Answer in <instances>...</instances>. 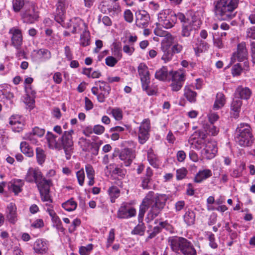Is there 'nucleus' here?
I'll return each instance as SVG.
<instances>
[{
    "instance_id": "7ed1b4c3",
    "label": "nucleus",
    "mask_w": 255,
    "mask_h": 255,
    "mask_svg": "<svg viewBox=\"0 0 255 255\" xmlns=\"http://www.w3.org/2000/svg\"><path fill=\"white\" fill-rule=\"evenodd\" d=\"M239 0H217L214 2V11L216 17L220 20H228L236 15V9Z\"/></svg>"
},
{
    "instance_id": "13d9d810",
    "label": "nucleus",
    "mask_w": 255,
    "mask_h": 255,
    "mask_svg": "<svg viewBox=\"0 0 255 255\" xmlns=\"http://www.w3.org/2000/svg\"><path fill=\"white\" fill-rule=\"evenodd\" d=\"M118 60L112 56H110L106 58L105 62L107 65L110 67H114L117 63Z\"/></svg>"
},
{
    "instance_id": "a878e982",
    "label": "nucleus",
    "mask_w": 255,
    "mask_h": 255,
    "mask_svg": "<svg viewBox=\"0 0 255 255\" xmlns=\"http://www.w3.org/2000/svg\"><path fill=\"white\" fill-rule=\"evenodd\" d=\"M195 213L191 209H188L183 215V220L187 226H191L195 223Z\"/></svg>"
},
{
    "instance_id": "a19ab883",
    "label": "nucleus",
    "mask_w": 255,
    "mask_h": 255,
    "mask_svg": "<svg viewBox=\"0 0 255 255\" xmlns=\"http://www.w3.org/2000/svg\"><path fill=\"white\" fill-rule=\"evenodd\" d=\"M96 84L98 85L99 84V89L101 91L106 94V95H108L111 91V87L108 83L103 81H98L96 82Z\"/></svg>"
},
{
    "instance_id": "412c9836",
    "label": "nucleus",
    "mask_w": 255,
    "mask_h": 255,
    "mask_svg": "<svg viewBox=\"0 0 255 255\" xmlns=\"http://www.w3.org/2000/svg\"><path fill=\"white\" fill-rule=\"evenodd\" d=\"M212 173L211 170L206 169L200 170L196 175L194 178V181L196 183H201L203 180L211 177Z\"/></svg>"
},
{
    "instance_id": "9b49d317",
    "label": "nucleus",
    "mask_w": 255,
    "mask_h": 255,
    "mask_svg": "<svg viewBox=\"0 0 255 255\" xmlns=\"http://www.w3.org/2000/svg\"><path fill=\"white\" fill-rule=\"evenodd\" d=\"M135 14L136 26L140 28L146 27L150 19L148 12L144 10H139L135 12Z\"/></svg>"
},
{
    "instance_id": "39448f33",
    "label": "nucleus",
    "mask_w": 255,
    "mask_h": 255,
    "mask_svg": "<svg viewBox=\"0 0 255 255\" xmlns=\"http://www.w3.org/2000/svg\"><path fill=\"white\" fill-rule=\"evenodd\" d=\"M235 140L242 147H250L253 145L255 138L249 124L241 123L238 126Z\"/></svg>"
},
{
    "instance_id": "864d4df0",
    "label": "nucleus",
    "mask_w": 255,
    "mask_h": 255,
    "mask_svg": "<svg viewBox=\"0 0 255 255\" xmlns=\"http://www.w3.org/2000/svg\"><path fill=\"white\" fill-rule=\"evenodd\" d=\"M243 70L241 64L234 65L232 69V73L234 76H239Z\"/></svg>"
},
{
    "instance_id": "ea45409f",
    "label": "nucleus",
    "mask_w": 255,
    "mask_h": 255,
    "mask_svg": "<svg viewBox=\"0 0 255 255\" xmlns=\"http://www.w3.org/2000/svg\"><path fill=\"white\" fill-rule=\"evenodd\" d=\"M147 159L150 164L153 167H156L158 166L156 156L151 149L148 150Z\"/></svg>"
},
{
    "instance_id": "9d476101",
    "label": "nucleus",
    "mask_w": 255,
    "mask_h": 255,
    "mask_svg": "<svg viewBox=\"0 0 255 255\" xmlns=\"http://www.w3.org/2000/svg\"><path fill=\"white\" fill-rule=\"evenodd\" d=\"M170 74H172V83L171 87L172 90L173 91H178L183 86V83L185 81V74L178 71L169 72Z\"/></svg>"
},
{
    "instance_id": "a18cd8bd",
    "label": "nucleus",
    "mask_w": 255,
    "mask_h": 255,
    "mask_svg": "<svg viewBox=\"0 0 255 255\" xmlns=\"http://www.w3.org/2000/svg\"><path fill=\"white\" fill-rule=\"evenodd\" d=\"M112 175H116L120 178H123L126 173V170L124 168L116 167L111 172Z\"/></svg>"
},
{
    "instance_id": "6e6d98bb",
    "label": "nucleus",
    "mask_w": 255,
    "mask_h": 255,
    "mask_svg": "<svg viewBox=\"0 0 255 255\" xmlns=\"http://www.w3.org/2000/svg\"><path fill=\"white\" fill-rule=\"evenodd\" d=\"M187 173V170L185 168L178 169L176 170V178L177 180H182L185 178Z\"/></svg>"
},
{
    "instance_id": "bb28decb",
    "label": "nucleus",
    "mask_w": 255,
    "mask_h": 255,
    "mask_svg": "<svg viewBox=\"0 0 255 255\" xmlns=\"http://www.w3.org/2000/svg\"><path fill=\"white\" fill-rule=\"evenodd\" d=\"M87 30V27L85 23L81 19H79L75 22L72 27L71 32L73 33H78L85 32Z\"/></svg>"
},
{
    "instance_id": "09e8293b",
    "label": "nucleus",
    "mask_w": 255,
    "mask_h": 255,
    "mask_svg": "<svg viewBox=\"0 0 255 255\" xmlns=\"http://www.w3.org/2000/svg\"><path fill=\"white\" fill-rule=\"evenodd\" d=\"M156 195L157 194H155L154 192L150 191L146 195L143 201H145V202L148 204L151 205L155 200V198H156Z\"/></svg>"
},
{
    "instance_id": "1a4fd4ad",
    "label": "nucleus",
    "mask_w": 255,
    "mask_h": 255,
    "mask_svg": "<svg viewBox=\"0 0 255 255\" xmlns=\"http://www.w3.org/2000/svg\"><path fill=\"white\" fill-rule=\"evenodd\" d=\"M150 128V120L144 119L139 128L138 140L140 144H144L148 139Z\"/></svg>"
},
{
    "instance_id": "b1692460",
    "label": "nucleus",
    "mask_w": 255,
    "mask_h": 255,
    "mask_svg": "<svg viewBox=\"0 0 255 255\" xmlns=\"http://www.w3.org/2000/svg\"><path fill=\"white\" fill-rule=\"evenodd\" d=\"M236 94H238L241 100L242 99L248 100L250 98L252 92L248 87H243L242 86L238 87L236 90Z\"/></svg>"
},
{
    "instance_id": "bf43d9fd",
    "label": "nucleus",
    "mask_w": 255,
    "mask_h": 255,
    "mask_svg": "<svg viewBox=\"0 0 255 255\" xmlns=\"http://www.w3.org/2000/svg\"><path fill=\"white\" fill-rule=\"evenodd\" d=\"M10 125L12 126V129L14 131L18 132L22 130L24 126V121L18 122L17 123Z\"/></svg>"
},
{
    "instance_id": "2f4dec72",
    "label": "nucleus",
    "mask_w": 255,
    "mask_h": 255,
    "mask_svg": "<svg viewBox=\"0 0 255 255\" xmlns=\"http://www.w3.org/2000/svg\"><path fill=\"white\" fill-rule=\"evenodd\" d=\"M168 16L169 17V19L171 21L172 24H173L174 25L176 23L177 19L182 23L186 18L184 14L180 12H178L176 14L173 12H170V13L168 14Z\"/></svg>"
},
{
    "instance_id": "37998d69",
    "label": "nucleus",
    "mask_w": 255,
    "mask_h": 255,
    "mask_svg": "<svg viewBox=\"0 0 255 255\" xmlns=\"http://www.w3.org/2000/svg\"><path fill=\"white\" fill-rule=\"evenodd\" d=\"M145 229V227L144 226L143 222H139V224L135 227H134L133 230L131 231V234L133 235L142 236L144 234Z\"/></svg>"
},
{
    "instance_id": "8fccbe9b",
    "label": "nucleus",
    "mask_w": 255,
    "mask_h": 255,
    "mask_svg": "<svg viewBox=\"0 0 255 255\" xmlns=\"http://www.w3.org/2000/svg\"><path fill=\"white\" fill-rule=\"evenodd\" d=\"M76 176L78 183L80 186H83L85 180V172L83 168L76 172Z\"/></svg>"
},
{
    "instance_id": "2eb2a0df",
    "label": "nucleus",
    "mask_w": 255,
    "mask_h": 255,
    "mask_svg": "<svg viewBox=\"0 0 255 255\" xmlns=\"http://www.w3.org/2000/svg\"><path fill=\"white\" fill-rule=\"evenodd\" d=\"M9 33L12 35L11 37L12 43L17 49H19L22 42V36L21 31L15 28L10 29Z\"/></svg>"
},
{
    "instance_id": "a211bd4d",
    "label": "nucleus",
    "mask_w": 255,
    "mask_h": 255,
    "mask_svg": "<svg viewBox=\"0 0 255 255\" xmlns=\"http://www.w3.org/2000/svg\"><path fill=\"white\" fill-rule=\"evenodd\" d=\"M39 17L38 12L34 9L25 11L22 14L23 21L26 23H32L37 20Z\"/></svg>"
},
{
    "instance_id": "f257e3e1",
    "label": "nucleus",
    "mask_w": 255,
    "mask_h": 255,
    "mask_svg": "<svg viewBox=\"0 0 255 255\" xmlns=\"http://www.w3.org/2000/svg\"><path fill=\"white\" fill-rule=\"evenodd\" d=\"M24 179L28 183L34 182L36 184L42 201L52 202L49 195L50 187L52 184L51 181L44 178L39 169L32 167L29 168Z\"/></svg>"
},
{
    "instance_id": "423d86ee",
    "label": "nucleus",
    "mask_w": 255,
    "mask_h": 255,
    "mask_svg": "<svg viewBox=\"0 0 255 255\" xmlns=\"http://www.w3.org/2000/svg\"><path fill=\"white\" fill-rule=\"evenodd\" d=\"M167 197L165 194H157L156 198L151 206V209L148 216L151 220L156 218L164 208L167 200Z\"/></svg>"
},
{
    "instance_id": "0eeeda50",
    "label": "nucleus",
    "mask_w": 255,
    "mask_h": 255,
    "mask_svg": "<svg viewBox=\"0 0 255 255\" xmlns=\"http://www.w3.org/2000/svg\"><path fill=\"white\" fill-rule=\"evenodd\" d=\"M202 148V154L204 157L207 159L213 158L217 153V145L214 141H208L206 143L195 147V148L198 150Z\"/></svg>"
},
{
    "instance_id": "79ce46f5",
    "label": "nucleus",
    "mask_w": 255,
    "mask_h": 255,
    "mask_svg": "<svg viewBox=\"0 0 255 255\" xmlns=\"http://www.w3.org/2000/svg\"><path fill=\"white\" fill-rule=\"evenodd\" d=\"M196 133L198 134L200 139L196 141L195 147H196V146L202 145L204 144V143H206L208 141H209L206 139L207 135L204 132L201 130H197Z\"/></svg>"
},
{
    "instance_id": "f8f14e48",
    "label": "nucleus",
    "mask_w": 255,
    "mask_h": 255,
    "mask_svg": "<svg viewBox=\"0 0 255 255\" xmlns=\"http://www.w3.org/2000/svg\"><path fill=\"white\" fill-rule=\"evenodd\" d=\"M194 21L186 18L185 20L182 23V30L181 35L184 37H190L196 30V28L194 25Z\"/></svg>"
},
{
    "instance_id": "5fc2aeb1",
    "label": "nucleus",
    "mask_w": 255,
    "mask_h": 255,
    "mask_svg": "<svg viewBox=\"0 0 255 255\" xmlns=\"http://www.w3.org/2000/svg\"><path fill=\"white\" fill-rule=\"evenodd\" d=\"M114 55L120 60L122 57L121 47L119 44L116 43L114 45L113 49Z\"/></svg>"
},
{
    "instance_id": "de8ad7c7",
    "label": "nucleus",
    "mask_w": 255,
    "mask_h": 255,
    "mask_svg": "<svg viewBox=\"0 0 255 255\" xmlns=\"http://www.w3.org/2000/svg\"><path fill=\"white\" fill-rule=\"evenodd\" d=\"M111 114L117 121H120L123 118V112L120 108H114L111 110Z\"/></svg>"
},
{
    "instance_id": "cd10ccee",
    "label": "nucleus",
    "mask_w": 255,
    "mask_h": 255,
    "mask_svg": "<svg viewBox=\"0 0 255 255\" xmlns=\"http://www.w3.org/2000/svg\"><path fill=\"white\" fill-rule=\"evenodd\" d=\"M184 95L187 100L190 103L195 102L197 93L194 91L190 87H185Z\"/></svg>"
},
{
    "instance_id": "7c9ffc66",
    "label": "nucleus",
    "mask_w": 255,
    "mask_h": 255,
    "mask_svg": "<svg viewBox=\"0 0 255 255\" xmlns=\"http://www.w3.org/2000/svg\"><path fill=\"white\" fill-rule=\"evenodd\" d=\"M209 48L208 44L207 42L200 40L196 43V46L194 47V50L196 54L199 56L201 53L207 50Z\"/></svg>"
},
{
    "instance_id": "052dcab7",
    "label": "nucleus",
    "mask_w": 255,
    "mask_h": 255,
    "mask_svg": "<svg viewBox=\"0 0 255 255\" xmlns=\"http://www.w3.org/2000/svg\"><path fill=\"white\" fill-rule=\"evenodd\" d=\"M21 121H24L22 118L18 115H12L10 117V118H9V123L10 125H12L17 123L18 122Z\"/></svg>"
},
{
    "instance_id": "c9c22d12",
    "label": "nucleus",
    "mask_w": 255,
    "mask_h": 255,
    "mask_svg": "<svg viewBox=\"0 0 255 255\" xmlns=\"http://www.w3.org/2000/svg\"><path fill=\"white\" fill-rule=\"evenodd\" d=\"M149 205V204L145 203V201H142V204L140 206L138 215V220L139 223H142L143 221L144 214L148 209Z\"/></svg>"
},
{
    "instance_id": "603ef678",
    "label": "nucleus",
    "mask_w": 255,
    "mask_h": 255,
    "mask_svg": "<svg viewBox=\"0 0 255 255\" xmlns=\"http://www.w3.org/2000/svg\"><path fill=\"white\" fill-rule=\"evenodd\" d=\"M138 72L140 77L149 75V71H148L147 67L144 65L140 64L138 67Z\"/></svg>"
},
{
    "instance_id": "e2e57ef3",
    "label": "nucleus",
    "mask_w": 255,
    "mask_h": 255,
    "mask_svg": "<svg viewBox=\"0 0 255 255\" xmlns=\"http://www.w3.org/2000/svg\"><path fill=\"white\" fill-rule=\"evenodd\" d=\"M124 17L126 21L131 23L133 21V14L130 10L127 9L124 12Z\"/></svg>"
},
{
    "instance_id": "680f3d73",
    "label": "nucleus",
    "mask_w": 255,
    "mask_h": 255,
    "mask_svg": "<svg viewBox=\"0 0 255 255\" xmlns=\"http://www.w3.org/2000/svg\"><path fill=\"white\" fill-rule=\"evenodd\" d=\"M32 132L35 136L41 137L44 134L45 130L36 127L33 128Z\"/></svg>"
},
{
    "instance_id": "f3484780",
    "label": "nucleus",
    "mask_w": 255,
    "mask_h": 255,
    "mask_svg": "<svg viewBox=\"0 0 255 255\" xmlns=\"http://www.w3.org/2000/svg\"><path fill=\"white\" fill-rule=\"evenodd\" d=\"M24 185V181L21 179L12 180L8 184V189L14 192L15 195L22 191V187Z\"/></svg>"
},
{
    "instance_id": "4468645a",
    "label": "nucleus",
    "mask_w": 255,
    "mask_h": 255,
    "mask_svg": "<svg viewBox=\"0 0 255 255\" xmlns=\"http://www.w3.org/2000/svg\"><path fill=\"white\" fill-rule=\"evenodd\" d=\"M119 158L121 160L124 161V164L126 166H128L135 158V154L131 149L128 148H124L121 152Z\"/></svg>"
},
{
    "instance_id": "aec40b11",
    "label": "nucleus",
    "mask_w": 255,
    "mask_h": 255,
    "mask_svg": "<svg viewBox=\"0 0 255 255\" xmlns=\"http://www.w3.org/2000/svg\"><path fill=\"white\" fill-rule=\"evenodd\" d=\"M237 57L239 61H243L247 59L248 56V51L246 48V43L242 42L238 44L237 46Z\"/></svg>"
},
{
    "instance_id": "3c124183",
    "label": "nucleus",
    "mask_w": 255,
    "mask_h": 255,
    "mask_svg": "<svg viewBox=\"0 0 255 255\" xmlns=\"http://www.w3.org/2000/svg\"><path fill=\"white\" fill-rule=\"evenodd\" d=\"M93 249V245L90 244L86 247L82 246L79 249V254L81 255H88Z\"/></svg>"
},
{
    "instance_id": "393cba45",
    "label": "nucleus",
    "mask_w": 255,
    "mask_h": 255,
    "mask_svg": "<svg viewBox=\"0 0 255 255\" xmlns=\"http://www.w3.org/2000/svg\"><path fill=\"white\" fill-rule=\"evenodd\" d=\"M242 105V101L238 97L233 99L231 105V110L234 111V117L237 118L239 117V113L241 110V107Z\"/></svg>"
},
{
    "instance_id": "c85d7f7f",
    "label": "nucleus",
    "mask_w": 255,
    "mask_h": 255,
    "mask_svg": "<svg viewBox=\"0 0 255 255\" xmlns=\"http://www.w3.org/2000/svg\"><path fill=\"white\" fill-rule=\"evenodd\" d=\"M225 101L224 95L221 92L218 93L216 95L215 102L213 105V109L215 110H219L224 106Z\"/></svg>"
},
{
    "instance_id": "dca6fc26",
    "label": "nucleus",
    "mask_w": 255,
    "mask_h": 255,
    "mask_svg": "<svg viewBox=\"0 0 255 255\" xmlns=\"http://www.w3.org/2000/svg\"><path fill=\"white\" fill-rule=\"evenodd\" d=\"M33 249L36 253L44 255L47 253L48 247L46 242L38 239L34 243Z\"/></svg>"
},
{
    "instance_id": "6ab92c4d",
    "label": "nucleus",
    "mask_w": 255,
    "mask_h": 255,
    "mask_svg": "<svg viewBox=\"0 0 255 255\" xmlns=\"http://www.w3.org/2000/svg\"><path fill=\"white\" fill-rule=\"evenodd\" d=\"M7 214L6 218L10 223L14 224L17 221L16 207L15 205L10 203L7 206Z\"/></svg>"
},
{
    "instance_id": "e433bc0d",
    "label": "nucleus",
    "mask_w": 255,
    "mask_h": 255,
    "mask_svg": "<svg viewBox=\"0 0 255 255\" xmlns=\"http://www.w3.org/2000/svg\"><path fill=\"white\" fill-rule=\"evenodd\" d=\"M34 52H36L37 55L43 60H48L51 57V54L50 51L48 49L42 48L38 50H34Z\"/></svg>"
},
{
    "instance_id": "5701e85b",
    "label": "nucleus",
    "mask_w": 255,
    "mask_h": 255,
    "mask_svg": "<svg viewBox=\"0 0 255 255\" xmlns=\"http://www.w3.org/2000/svg\"><path fill=\"white\" fill-rule=\"evenodd\" d=\"M161 50L163 54L161 59L165 62H167L171 60L174 55L172 49L170 48V44H166L161 46Z\"/></svg>"
},
{
    "instance_id": "49530a36",
    "label": "nucleus",
    "mask_w": 255,
    "mask_h": 255,
    "mask_svg": "<svg viewBox=\"0 0 255 255\" xmlns=\"http://www.w3.org/2000/svg\"><path fill=\"white\" fill-rule=\"evenodd\" d=\"M36 158L38 163L42 164L45 161V155L44 151L40 148H36Z\"/></svg>"
},
{
    "instance_id": "4be33fe9",
    "label": "nucleus",
    "mask_w": 255,
    "mask_h": 255,
    "mask_svg": "<svg viewBox=\"0 0 255 255\" xmlns=\"http://www.w3.org/2000/svg\"><path fill=\"white\" fill-rule=\"evenodd\" d=\"M152 175L153 172L152 169L150 167L147 168L146 170L145 175L143 177H141V186L143 189H149L150 187L148 184L151 180V177Z\"/></svg>"
},
{
    "instance_id": "69168bd1",
    "label": "nucleus",
    "mask_w": 255,
    "mask_h": 255,
    "mask_svg": "<svg viewBox=\"0 0 255 255\" xmlns=\"http://www.w3.org/2000/svg\"><path fill=\"white\" fill-rule=\"evenodd\" d=\"M247 37L255 39V26H252L247 29Z\"/></svg>"
},
{
    "instance_id": "473e14b6",
    "label": "nucleus",
    "mask_w": 255,
    "mask_h": 255,
    "mask_svg": "<svg viewBox=\"0 0 255 255\" xmlns=\"http://www.w3.org/2000/svg\"><path fill=\"white\" fill-rule=\"evenodd\" d=\"M158 19L159 21L161 23L162 26L165 28H170L174 26L173 24H172L168 15L165 16L164 14L160 13L158 15Z\"/></svg>"
},
{
    "instance_id": "0e129e2a",
    "label": "nucleus",
    "mask_w": 255,
    "mask_h": 255,
    "mask_svg": "<svg viewBox=\"0 0 255 255\" xmlns=\"http://www.w3.org/2000/svg\"><path fill=\"white\" fill-rule=\"evenodd\" d=\"M160 232H161L160 230V228L158 227H157V226L154 227L153 228V230H152L151 232L150 233H149V236H148L147 238L146 239V241H147L149 239H153L157 234H158Z\"/></svg>"
},
{
    "instance_id": "20e7f679",
    "label": "nucleus",
    "mask_w": 255,
    "mask_h": 255,
    "mask_svg": "<svg viewBox=\"0 0 255 255\" xmlns=\"http://www.w3.org/2000/svg\"><path fill=\"white\" fill-rule=\"evenodd\" d=\"M169 246L171 250L178 254L183 255H197V252L192 243L187 239L173 236L168 238Z\"/></svg>"
},
{
    "instance_id": "774afa93",
    "label": "nucleus",
    "mask_w": 255,
    "mask_h": 255,
    "mask_svg": "<svg viewBox=\"0 0 255 255\" xmlns=\"http://www.w3.org/2000/svg\"><path fill=\"white\" fill-rule=\"evenodd\" d=\"M34 136L35 135H34L32 132H29L25 134L23 138L24 139L29 140L33 144H35L37 143V141L36 139L35 138Z\"/></svg>"
},
{
    "instance_id": "c03bdc74",
    "label": "nucleus",
    "mask_w": 255,
    "mask_h": 255,
    "mask_svg": "<svg viewBox=\"0 0 255 255\" xmlns=\"http://www.w3.org/2000/svg\"><path fill=\"white\" fill-rule=\"evenodd\" d=\"M24 5V0H13L12 7L15 12H19Z\"/></svg>"
},
{
    "instance_id": "f03ea898",
    "label": "nucleus",
    "mask_w": 255,
    "mask_h": 255,
    "mask_svg": "<svg viewBox=\"0 0 255 255\" xmlns=\"http://www.w3.org/2000/svg\"><path fill=\"white\" fill-rule=\"evenodd\" d=\"M74 130L71 129L69 131H64L61 137L56 141V136L52 133L48 132L46 138L49 146L54 147L58 150L63 149L67 159H70L71 154L73 152L74 142L72 134Z\"/></svg>"
},
{
    "instance_id": "58836bf2",
    "label": "nucleus",
    "mask_w": 255,
    "mask_h": 255,
    "mask_svg": "<svg viewBox=\"0 0 255 255\" xmlns=\"http://www.w3.org/2000/svg\"><path fill=\"white\" fill-rule=\"evenodd\" d=\"M90 33L87 30L83 32L80 36V45L85 47L90 44Z\"/></svg>"
},
{
    "instance_id": "4c0bfd02",
    "label": "nucleus",
    "mask_w": 255,
    "mask_h": 255,
    "mask_svg": "<svg viewBox=\"0 0 255 255\" xmlns=\"http://www.w3.org/2000/svg\"><path fill=\"white\" fill-rule=\"evenodd\" d=\"M62 207L67 211L70 212L74 211L77 207L76 203L73 200V199L68 200L63 203L62 205Z\"/></svg>"
},
{
    "instance_id": "72a5a7b5",
    "label": "nucleus",
    "mask_w": 255,
    "mask_h": 255,
    "mask_svg": "<svg viewBox=\"0 0 255 255\" xmlns=\"http://www.w3.org/2000/svg\"><path fill=\"white\" fill-rule=\"evenodd\" d=\"M21 152L28 157L33 156L34 153L32 149L26 141H22L20 144Z\"/></svg>"
},
{
    "instance_id": "4d7b16f0",
    "label": "nucleus",
    "mask_w": 255,
    "mask_h": 255,
    "mask_svg": "<svg viewBox=\"0 0 255 255\" xmlns=\"http://www.w3.org/2000/svg\"><path fill=\"white\" fill-rule=\"evenodd\" d=\"M143 90H147L148 85L150 83L149 75L140 77Z\"/></svg>"
},
{
    "instance_id": "6e6552de",
    "label": "nucleus",
    "mask_w": 255,
    "mask_h": 255,
    "mask_svg": "<svg viewBox=\"0 0 255 255\" xmlns=\"http://www.w3.org/2000/svg\"><path fill=\"white\" fill-rule=\"evenodd\" d=\"M135 215V208L132 207L130 204L124 202L118 211L117 217L120 219H128L134 217Z\"/></svg>"
},
{
    "instance_id": "ddd939ff",
    "label": "nucleus",
    "mask_w": 255,
    "mask_h": 255,
    "mask_svg": "<svg viewBox=\"0 0 255 255\" xmlns=\"http://www.w3.org/2000/svg\"><path fill=\"white\" fill-rule=\"evenodd\" d=\"M64 0H59L56 4V10L54 15L55 20L61 23L65 18L66 7Z\"/></svg>"
},
{
    "instance_id": "c756f323",
    "label": "nucleus",
    "mask_w": 255,
    "mask_h": 255,
    "mask_svg": "<svg viewBox=\"0 0 255 255\" xmlns=\"http://www.w3.org/2000/svg\"><path fill=\"white\" fill-rule=\"evenodd\" d=\"M85 170L87 177L89 180L88 185L89 186H92L95 183V171L94 168L91 165L87 164L85 166Z\"/></svg>"
},
{
    "instance_id": "f704fd0d",
    "label": "nucleus",
    "mask_w": 255,
    "mask_h": 255,
    "mask_svg": "<svg viewBox=\"0 0 255 255\" xmlns=\"http://www.w3.org/2000/svg\"><path fill=\"white\" fill-rule=\"evenodd\" d=\"M168 73L167 67L163 66L156 72L155 77L159 80L164 81L166 79Z\"/></svg>"
},
{
    "instance_id": "338daca9",
    "label": "nucleus",
    "mask_w": 255,
    "mask_h": 255,
    "mask_svg": "<svg viewBox=\"0 0 255 255\" xmlns=\"http://www.w3.org/2000/svg\"><path fill=\"white\" fill-rule=\"evenodd\" d=\"M108 192L110 196L112 197H116L118 196V195L120 193V190L116 186H112L110 187L108 190Z\"/></svg>"
}]
</instances>
